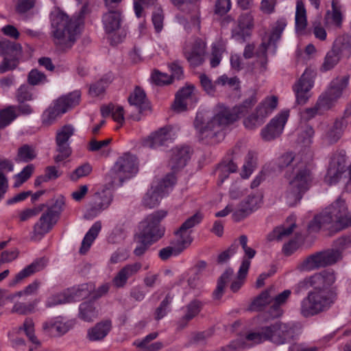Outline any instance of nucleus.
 <instances>
[{"mask_svg": "<svg viewBox=\"0 0 351 351\" xmlns=\"http://www.w3.org/2000/svg\"><path fill=\"white\" fill-rule=\"evenodd\" d=\"M335 280V271L326 269L305 278L295 285L294 291L296 294L310 287L313 288L301 302L300 311L303 317H312L330 308L337 298V293L335 288H329Z\"/></svg>", "mask_w": 351, "mask_h": 351, "instance_id": "obj_1", "label": "nucleus"}, {"mask_svg": "<svg viewBox=\"0 0 351 351\" xmlns=\"http://www.w3.org/2000/svg\"><path fill=\"white\" fill-rule=\"evenodd\" d=\"M256 102V93L253 91L241 104L232 109L221 108L206 123H205V121L208 118L206 114L204 112H197L194 121V126L199 131L202 139L217 138L219 140L224 136L223 128L245 116Z\"/></svg>", "mask_w": 351, "mask_h": 351, "instance_id": "obj_2", "label": "nucleus"}, {"mask_svg": "<svg viewBox=\"0 0 351 351\" xmlns=\"http://www.w3.org/2000/svg\"><path fill=\"white\" fill-rule=\"evenodd\" d=\"M51 21L54 44L64 51L71 49L80 34L81 16L69 18L58 10L51 13Z\"/></svg>", "mask_w": 351, "mask_h": 351, "instance_id": "obj_3", "label": "nucleus"}, {"mask_svg": "<svg viewBox=\"0 0 351 351\" xmlns=\"http://www.w3.org/2000/svg\"><path fill=\"white\" fill-rule=\"evenodd\" d=\"M336 225L341 229L351 226V210H348L344 199L338 198L309 224L308 228L318 231L322 227Z\"/></svg>", "mask_w": 351, "mask_h": 351, "instance_id": "obj_4", "label": "nucleus"}, {"mask_svg": "<svg viewBox=\"0 0 351 351\" xmlns=\"http://www.w3.org/2000/svg\"><path fill=\"white\" fill-rule=\"evenodd\" d=\"M293 337V330L289 324L276 322L249 332L245 336V340L252 344L269 341L276 345H282L289 342Z\"/></svg>", "mask_w": 351, "mask_h": 351, "instance_id": "obj_5", "label": "nucleus"}, {"mask_svg": "<svg viewBox=\"0 0 351 351\" xmlns=\"http://www.w3.org/2000/svg\"><path fill=\"white\" fill-rule=\"evenodd\" d=\"M291 294L289 289L276 295L274 287H270L262 291L251 302L249 309L252 311H264L267 306L270 305L267 313L271 318H277L283 313L282 306L285 305Z\"/></svg>", "mask_w": 351, "mask_h": 351, "instance_id": "obj_6", "label": "nucleus"}, {"mask_svg": "<svg viewBox=\"0 0 351 351\" xmlns=\"http://www.w3.org/2000/svg\"><path fill=\"white\" fill-rule=\"evenodd\" d=\"M138 171L137 158L129 153L120 156L106 176V180L112 186H120Z\"/></svg>", "mask_w": 351, "mask_h": 351, "instance_id": "obj_7", "label": "nucleus"}, {"mask_svg": "<svg viewBox=\"0 0 351 351\" xmlns=\"http://www.w3.org/2000/svg\"><path fill=\"white\" fill-rule=\"evenodd\" d=\"M166 215V211L158 210L147 216L139 225L141 239L152 244L162 238L165 233V228L160 225V221Z\"/></svg>", "mask_w": 351, "mask_h": 351, "instance_id": "obj_8", "label": "nucleus"}, {"mask_svg": "<svg viewBox=\"0 0 351 351\" xmlns=\"http://www.w3.org/2000/svg\"><path fill=\"white\" fill-rule=\"evenodd\" d=\"M296 178L289 179V185L282 196V201L288 206H295L308 189L311 175L305 171L298 173Z\"/></svg>", "mask_w": 351, "mask_h": 351, "instance_id": "obj_9", "label": "nucleus"}, {"mask_svg": "<svg viewBox=\"0 0 351 351\" xmlns=\"http://www.w3.org/2000/svg\"><path fill=\"white\" fill-rule=\"evenodd\" d=\"M341 258V252L328 249L308 256L300 263V268L302 270H313L333 265Z\"/></svg>", "mask_w": 351, "mask_h": 351, "instance_id": "obj_10", "label": "nucleus"}, {"mask_svg": "<svg viewBox=\"0 0 351 351\" xmlns=\"http://www.w3.org/2000/svg\"><path fill=\"white\" fill-rule=\"evenodd\" d=\"M202 215L199 213L194 214L188 218L178 229L175 231V237L171 241V245L175 246L178 252H183L192 243L191 228L199 224L202 220Z\"/></svg>", "mask_w": 351, "mask_h": 351, "instance_id": "obj_11", "label": "nucleus"}, {"mask_svg": "<svg viewBox=\"0 0 351 351\" xmlns=\"http://www.w3.org/2000/svg\"><path fill=\"white\" fill-rule=\"evenodd\" d=\"M176 182V176L170 173L156 185L152 186L143 198V206L149 208L157 206L162 197L168 192V189L173 186Z\"/></svg>", "mask_w": 351, "mask_h": 351, "instance_id": "obj_12", "label": "nucleus"}, {"mask_svg": "<svg viewBox=\"0 0 351 351\" xmlns=\"http://www.w3.org/2000/svg\"><path fill=\"white\" fill-rule=\"evenodd\" d=\"M64 203L62 201H56L51 206L47 207L39 219V221L34 226L35 234L44 235L47 233L59 219L62 210Z\"/></svg>", "mask_w": 351, "mask_h": 351, "instance_id": "obj_13", "label": "nucleus"}, {"mask_svg": "<svg viewBox=\"0 0 351 351\" xmlns=\"http://www.w3.org/2000/svg\"><path fill=\"white\" fill-rule=\"evenodd\" d=\"M75 129L71 125H65L56 132V143L58 155L54 157L56 163L63 161L70 156L72 150L69 140L74 134Z\"/></svg>", "mask_w": 351, "mask_h": 351, "instance_id": "obj_14", "label": "nucleus"}, {"mask_svg": "<svg viewBox=\"0 0 351 351\" xmlns=\"http://www.w3.org/2000/svg\"><path fill=\"white\" fill-rule=\"evenodd\" d=\"M277 166L280 170L285 171V176L288 180L296 178L298 173L303 170L311 175L305 165L293 152H286L281 155L278 158Z\"/></svg>", "mask_w": 351, "mask_h": 351, "instance_id": "obj_15", "label": "nucleus"}, {"mask_svg": "<svg viewBox=\"0 0 351 351\" xmlns=\"http://www.w3.org/2000/svg\"><path fill=\"white\" fill-rule=\"evenodd\" d=\"M346 155L345 152L335 153L331 158L325 182L333 184L339 182L346 172Z\"/></svg>", "mask_w": 351, "mask_h": 351, "instance_id": "obj_16", "label": "nucleus"}, {"mask_svg": "<svg viewBox=\"0 0 351 351\" xmlns=\"http://www.w3.org/2000/svg\"><path fill=\"white\" fill-rule=\"evenodd\" d=\"M34 112L31 106L10 105L0 110V129H3L20 116H28Z\"/></svg>", "mask_w": 351, "mask_h": 351, "instance_id": "obj_17", "label": "nucleus"}, {"mask_svg": "<svg viewBox=\"0 0 351 351\" xmlns=\"http://www.w3.org/2000/svg\"><path fill=\"white\" fill-rule=\"evenodd\" d=\"M289 114L284 112L272 119L262 130L261 135L263 140L269 141L279 136L287 121Z\"/></svg>", "mask_w": 351, "mask_h": 351, "instance_id": "obj_18", "label": "nucleus"}, {"mask_svg": "<svg viewBox=\"0 0 351 351\" xmlns=\"http://www.w3.org/2000/svg\"><path fill=\"white\" fill-rule=\"evenodd\" d=\"M313 72L306 69L295 85L293 89L298 104H304L308 99V92L313 86Z\"/></svg>", "mask_w": 351, "mask_h": 351, "instance_id": "obj_19", "label": "nucleus"}, {"mask_svg": "<svg viewBox=\"0 0 351 351\" xmlns=\"http://www.w3.org/2000/svg\"><path fill=\"white\" fill-rule=\"evenodd\" d=\"M261 202V200L258 196L248 195L240 202L238 208L233 213V220L239 222L246 218L259 208Z\"/></svg>", "mask_w": 351, "mask_h": 351, "instance_id": "obj_20", "label": "nucleus"}, {"mask_svg": "<svg viewBox=\"0 0 351 351\" xmlns=\"http://www.w3.org/2000/svg\"><path fill=\"white\" fill-rule=\"evenodd\" d=\"M172 127L165 126L161 128L143 141V146L152 149L167 145L172 138Z\"/></svg>", "mask_w": 351, "mask_h": 351, "instance_id": "obj_21", "label": "nucleus"}, {"mask_svg": "<svg viewBox=\"0 0 351 351\" xmlns=\"http://www.w3.org/2000/svg\"><path fill=\"white\" fill-rule=\"evenodd\" d=\"M195 86L189 84L181 88L176 95L173 104L174 110L180 112L187 108V106L192 105L196 100L193 93Z\"/></svg>", "mask_w": 351, "mask_h": 351, "instance_id": "obj_22", "label": "nucleus"}, {"mask_svg": "<svg viewBox=\"0 0 351 351\" xmlns=\"http://www.w3.org/2000/svg\"><path fill=\"white\" fill-rule=\"evenodd\" d=\"M191 149L189 146L176 147L172 149L169 166L174 171L183 168L190 158Z\"/></svg>", "mask_w": 351, "mask_h": 351, "instance_id": "obj_23", "label": "nucleus"}, {"mask_svg": "<svg viewBox=\"0 0 351 351\" xmlns=\"http://www.w3.org/2000/svg\"><path fill=\"white\" fill-rule=\"evenodd\" d=\"M206 53V44L201 39H197L191 51L184 50L183 53L190 65L196 67L201 65L204 61Z\"/></svg>", "mask_w": 351, "mask_h": 351, "instance_id": "obj_24", "label": "nucleus"}, {"mask_svg": "<svg viewBox=\"0 0 351 351\" xmlns=\"http://www.w3.org/2000/svg\"><path fill=\"white\" fill-rule=\"evenodd\" d=\"M141 267L142 264L139 262L125 265L114 277L112 280L114 285L117 288L123 287L126 285L128 280L136 275Z\"/></svg>", "mask_w": 351, "mask_h": 351, "instance_id": "obj_25", "label": "nucleus"}, {"mask_svg": "<svg viewBox=\"0 0 351 351\" xmlns=\"http://www.w3.org/2000/svg\"><path fill=\"white\" fill-rule=\"evenodd\" d=\"M121 21V11L119 9H108L102 16L104 29L107 34L115 33L119 30Z\"/></svg>", "mask_w": 351, "mask_h": 351, "instance_id": "obj_26", "label": "nucleus"}, {"mask_svg": "<svg viewBox=\"0 0 351 351\" xmlns=\"http://www.w3.org/2000/svg\"><path fill=\"white\" fill-rule=\"evenodd\" d=\"M47 263V259L43 257L35 260L15 276L10 282V285H15L34 273L43 270L46 267Z\"/></svg>", "mask_w": 351, "mask_h": 351, "instance_id": "obj_27", "label": "nucleus"}, {"mask_svg": "<svg viewBox=\"0 0 351 351\" xmlns=\"http://www.w3.org/2000/svg\"><path fill=\"white\" fill-rule=\"evenodd\" d=\"M112 329V322L106 319L97 323L87 330V339L90 341L103 340Z\"/></svg>", "mask_w": 351, "mask_h": 351, "instance_id": "obj_28", "label": "nucleus"}, {"mask_svg": "<svg viewBox=\"0 0 351 351\" xmlns=\"http://www.w3.org/2000/svg\"><path fill=\"white\" fill-rule=\"evenodd\" d=\"M202 307V302L198 300H193L186 304L184 308V314L178 324L179 328H184L188 325V323L200 313Z\"/></svg>", "mask_w": 351, "mask_h": 351, "instance_id": "obj_29", "label": "nucleus"}, {"mask_svg": "<svg viewBox=\"0 0 351 351\" xmlns=\"http://www.w3.org/2000/svg\"><path fill=\"white\" fill-rule=\"evenodd\" d=\"M130 105L135 106L140 113L150 110V106L146 98L145 93L140 87L136 86L128 97Z\"/></svg>", "mask_w": 351, "mask_h": 351, "instance_id": "obj_30", "label": "nucleus"}, {"mask_svg": "<svg viewBox=\"0 0 351 351\" xmlns=\"http://www.w3.org/2000/svg\"><path fill=\"white\" fill-rule=\"evenodd\" d=\"M277 104V97L271 96L270 97H267L257 106L254 113L258 117L259 123H264L265 118L276 108Z\"/></svg>", "mask_w": 351, "mask_h": 351, "instance_id": "obj_31", "label": "nucleus"}, {"mask_svg": "<svg viewBox=\"0 0 351 351\" xmlns=\"http://www.w3.org/2000/svg\"><path fill=\"white\" fill-rule=\"evenodd\" d=\"M88 287V285L83 284L77 290L73 291L67 290L56 295L59 299V303H61V304L69 303L74 301L75 298L76 297L86 298L88 296L90 292Z\"/></svg>", "mask_w": 351, "mask_h": 351, "instance_id": "obj_32", "label": "nucleus"}, {"mask_svg": "<svg viewBox=\"0 0 351 351\" xmlns=\"http://www.w3.org/2000/svg\"><path fill=\"white\" fill-rule=\"evenodd\" d=\"M101 229L100 221H96L86 234L80 248V253L85 254Z\"/></svg>", "mask_w": 351, "mask_h": 351, "instance_id": "obj_33", "label": "nucleus"}, {"mask_svg": "<svg viewBox=\"0 0 351 351\" xmlns=\"http://www.w3.org/2000/svg\"><path fill=\"white\" fill-rule=\"evenodd\" d=\"M232 158L228 162L223 161L219 164L216 169V173L218 175V184H221L224 180L229 176L230 173H234L237 170V165L233 161Z\"/></svg>", "mask_w": 351, "mask_h": 351, "instance_id": "obj_34", "label": "nucleus"}, {"mask_svg": "<svg viewBox=\"0 0 351 351\" xmlns=\"http://www.w3.org/2000/svg\"><path fill=\"white\" fill-rule=\"evenodd\" d=\"M80 97L81 94L79 91H74L58 98L56 101L65 113L69 109L79 104Z\"/></svg>", "mask_w": 351, "mask_h": 351, "instance_id": "obj_35", "label": "nucleus"}, {"mask_svg": "<svg viewBox=\"0 0 351 351\" xmlns=\"http://www.w3.org/2000/svg\"><path fill=\"white\" fill-rule=\"evenodd\" d=\"M14 97L18 103L16 106H30L26 102L34 99L32 88L28 84H22L16 89Z\"/></svg>", "mask_w": 351, "mask_h": 351, "instance_id": "obj_36", "label": "nucleus"}, {"mask_svg": "<svg viewBox=\"0 0 351 351\" xmlns=\"http://www.w3.org/2000/svg\"><path fill=\"white\" fill-rule=\"evenodd\" d=\"M98 315L97 310L93 302H85L80 305L79 317L85 322H92Z\"/></svg>", "mask_w": 351, "mask_h": 351, "instance_id": "obj_37", "label": "nucleus"}, {"mask_svg": "<svg viewBox=\"0 0 351 351\" xmlns=\"http://www.w3.org/2000/svg\"><path fill=\"white\" fill-rule=\"evenodd\" d=\"M64 110L58 105L56 101L53 106L47 108L42 114V123L43 125L49 126L54 123L58 116L64 114Z\"/></svg>", "mask_w": 351, "mask_h": 351, "instance_id": "obj_38", "label": "nucleus"}, {"mask_svg": "<svg viewBox=\"0 0 351 351\" xmlns=\"http://www.w3.org/2000/svg\"><path fill=\"white\" fill-rule=\"evenodd\" d=\"M342 132L343 122L341 120L337 119L329 126L325 134V139L329 144L335 143L341 138Z\"/></svg>", "mask_w": 351, "mask_h": 351, "instance_id": "obj_39", "label": "nucleus"}, {"mask_svg": "<svg viewBox=\"0 0 351 351\" xmlns=\"http://www.w3.org/2000/svg\"><path fill=\"white\" fill-rule=\"evenodd\" d=\"M332 47L341 56L351 55V36L343 35L337 38Z\"/></svg>", "mask_w": 351, "mask_h": 351, "instance_id": "obj_40", "label": "nucleus"}, {"mask_svg": "<svg viewBox=\"0 0 351 351\" xmlns=\"http://www.w3.org/2000/svg\"><path fill=\"white\" fill-rule=\"evenodd\" d=\"M332 10H328L325 15L326 21L330 19L332 23L338 28L341 27L343 16L341 12V6L337 0L332 1Z\"/></svg>", "mask_w": 351, "mask_h": 351, "instance_id": "obj_41", "label": "nucleus"}, {"mask_svg": "<svg viewBox=\"0 0 351 351\" xmlns=\"http://www.w3.org/2000/svg\"><path fill=\"white\" fill-rule=\"evenodd\" d=\"M341 55L333 47L328 51L324 58L321 70L327 71L332 69L340 61Z\"/></svg>", "mask_w": 351, "mask_h": 351, "instance_id": "obj_42", "label": "nucleus"}, {"mask_svg": "<svg viewBox=\"0 0 351 351\" xmlns=\"http://www.w3.org/2000/svg\"><path fill=\"white\" fill-rule=\"evenodd\" d=\"M19 330H23L29 338V341L34 345V347H30L29 351H33L34 348H37L40 346L39 340L34 335V324L32 319L27 318L22 326Z\"/></svg>", "mask_w": 351, "mask_h": 351, "instance_id": "obj_43", "label": "nucleus"}, {"mask_svg": "<svg viewBox=\"0 0 351 351\" xmlns=\"http://www.w3.org/2000/svg\"><path fill=\"white\" fill-rule=\"evenodd\" d=\"M307 25L306 12L304 5L302 0H298L296 2L295 12V28L296 30H304Z\"/></svg>", "mask_w": 351, "mask_h": 351, "instance_id": "obj_44", "label": "nucleus"}, {"mask_svg": "<svg viewBox=\"0 0 351 351\" xmlns=\"http://www.w3.org/2000/svg\"><path fill=\"white\" fill-rule=\"evenodd\" d=\"M250 265V261L247 258H244L238 272V280L233 281L230 285V289L233 292H237L241 287L243 283V279L247 274Z\"/></svg>", "mask_w": 351, "mask_h": 351, "instance_id": "obj_45", "label": "nucleus"}, {"mask_svg": "<svg viewBox=\"0 0 351 351\" xmlns=\"http://www.w3.org/2000/svg\"><path fill=\"white\" fill-rule=\"evenodd\" d=\"M36 152L34 147L25 144L19 148L15 160L28 162L36 158Z\"/></svg>", "mask_w": 351, "mask_h": 351, "instance_id": "obj_46", "label": "nucleus"}, {"mask_svg": "<svg viewBox=\"0 0 351 351\" xmlns=\"http://www.w3.org/2000/svg\"><path fill=\"white\" fill-rule=\"evenodd\" d=\"M287 26V21L285 19H278L273 25L271 32L269 38L268 43H266L267 47L271 44H275L280 40L281 34Z\"/></svg>", "mask_w": 351, "mask_h": 351, "instance_id": "obj_47", "label": "nucleus"}, {"mask_svg": "<svg viewBox=\"0 0 351 351\" xmlns=\"http://www.w3.org/2000/svg\"><path fill=\"white\" fill-rule=\"evenodd\" d=\"M14 52L17 54L22 53L21 45L19 43L12 42L8 39L0 40V55H10Z\"/></svg>", "mask_w": 351, "mask_h": 351, "instance_id": "obj_48", "label": "nucleus"}, {"mask_svg": "<svg viewBox=\"0 0 351 351\" xmlns=\"http://www.w3.org/2000/svg\"><path fill=\"white\" fill-rule=\"evenodd\" d=\"M339 98L334 93L327 90L317 100L318 106L323 110H328L333 106L336 101Z\"/></svg>", "mask_w": 351, "mask_h": 351, "instance_id": "obj_49", "label": "nucleus"}, {"mask_svg": "<svg viewBox=\"0 0 351 351\" xmlns=\"http://www.w3.org/2000/svg\"><path fill=\"white\" fill-rule=\"evenodd\" d=\"M349 81V76L346 75L343 77H337L334 79L328 90L337 95L338 97H341L343 90L347 87Z\"/></svg>", "mask_w": 351, "mask_h": 351, "instance_id": "obj_50", "label": "nucleus"}, {"mask_svg": "<svg viewBox=\"0 0 351 351\" xmlns=\"http://www.w3.org/2000/svg\"><path fill=\"white\" fill-rule=\"evenodd\" d=\"M112 201V195L110 192L101 191L95 193L92 197L93 202L96 206L101 207L103 209L107 208Z\"/></svg>", "mask_w": 351, "mask_h": 351, "instance_id": "obj_51", "label": "nucleus"}, {"mask_svg": "<svg viewBox=\"0 0 351 351\" xmlns=\"http://www.w3.org/2000/svg\"><path fill=\"white\" fill-rule=\"evenodd\" d=\"M12 58H9L5 57L3 61L0 64V73H4L8 71H12L15 69L19 63V58L21 54H17L16 52H14L10 54Z\"/></svg>", "mask_w": 351, "mask_h": 351, "instance_id": "obj_52", "label": "nucleus"}, {"mask_svg": "<svg viewBox=\"0 0 351 351\" xmlns=\"http://www.w3.org/2000/svg\"><path fill=\"white\" fill-rule=\"evenodd\" d=\"M295 227L296 225L295 223H292L288 227H276L274 230L272 234L269 235V239L272 240L274 239H276L278 241H280L282 239L289 236L293 232Z\"/></svg>", "mask_w": 351, "mask_h": 351, "instance_id": "obj_53", "label": "nucleus"}, {"mask_svg": "<svg viewBox=\"0 0 351 351\" xmlns=\"http://www.w3.org/2000/svg\"><path fill=\"white\" fill-rule=\"evenodd\" d=\"M43 328L45 330H49L51 334L55 335L61 336L69 330V326L65 323L56 322L52 323H45L43 324Z\"/></svg>", "mask_w": 351, "mask_h": 351, "instance_id": "obj_54", "label": "nucleus"}, {"mask_svg": "<svg viewBox=\"0 0 351 351\" xmlns=\"http://www.w3.org/2000/svg\"><path fill=\"white\" fill-rule=\"evenodd\" d=\"M164 19L165 14L162 9L160 7L156 8L152 13V21L157 33L160 32L163 28Z\"/></svg>", "mask_w": 351, "mask_h": 351, "instance_id": "obj_55", "label": "nucleus"}, {"mask_svg": "<svg viewBox=\"0 0 351 351\" xmlns=\"http://www.w3.org/2000/svg\"><path fill=\"white\" fill-rule=\"evenodd\" d=\"M267 47V45H266V43L265 42L262 43L259 47V52H258V54L260 53L261 55H258L259 56V59L256 60V64L259 66L260 73H264L267 69L268 60L266 56Z\"/></svg>", "mask_w": 351, "mask_h": 351, "instance_id": "obj_56", "label": "nucleus"}, {"mask_svg": "<svg viewBox=\"0 0 351 351\" xmlns=\"http://www.w3.org/2000/svg\"><path fill=\"white\" fill-rule=\"evenodd\" d=\"M171 300L172 298L169 294H167L165 298L161 302L159 306L156 309L155 319L156 320H160L166 315L167 308L171 304Z\"/></svg>", "mask_w": 351, "mask_h": 351, "instance_id": "obj_57", "label": "nucleus"}, {"mask_svg": "<svg viewBox=\"0 0 351 351\" xmlns=\"http://www.w3.org/2000/svg\"><path fill=\"white\" fill-rule=\"evenodd\" d=\"M45 81L46 75L37 69H32L28 74L27 82L30 85H38Z\"/></svg>", "mask_w": 351, "mask_h": 351, "instance_id": "obj_58", "label": "nucleus"}, {"mask_svg": "<svg viewBox=\"0 0 351 351\" xmlns=\"http://www.w3.org/2000/svg\"><path fill=\"white\" fill-rule=\"evenodd\" d=\"M36 304V301H34V302L29 304L16 303L14 305L12 311L13 313H16L20 315H26L27 313L33 312Z\"/></svg>", "mask_w": 351, "mask_h": 351, "instance_id": "obj_59", "label": "nucleus"}, {"mask_svg": "<svg viewBox=\"0 0 351 351\" xmlns=\"http://www.w3.org/2000/svg\"><path fill=\"white\" fill-rule=\"evenodd\" d=\"M108 82L106 80L101 79L99 81L97 82L95 84L90 86L89 89V93L90 95L93 97L99 96L102 94L105 90L106 86H108Z\"/></svg>", "mask_w": 351, "mask_h": 351, "instance_id": "obj_60", "label": "nucleus"}, {"mask_svg": "<svg viewBox=\"0 0 351 351\" xmlns=\"http://www.w3.org/2000/svg\"><path fill=\"white\" fill-rule=\"evenodd\" d=\"M92 171V167L88 163H84L77 167L71 175L72 180H77L80 178L88 176Z\"/></svg>", "mask_w": 351, "mask_h": 351, "instance_id": "obj_61", "label": "nucleus"}, {"mask_svg": "<svg viewBox=\"0 0 351 351\" xmlns=\"http://www.w3.org/2000/svg\"><path fill=\"white\" fill-rule=\"evenodd\" d=\"M36 0H19L16 5V12L23 14L32 10L36 5Z\"/></svg>", "mask_w": 351, "mask_h": 351, "instance_id": "obj_62", "label": "nucleus"}, {"mask_svg": "<svg viewBox=\"0 0 351 351\" xmlns=\"http://www.w3.org/2000/svg\"><path fill=\"white\" fill-rule=\"evenodd\" d=\"M201 86L204 91L208 95H213L215 93V86L212 80L206 75H199Z\"/></svg>", "mask_w": 351, "mask_h": 351, "instance_id": "obj_63", "label": "nucleus"}, {"mask_svg": "<svg viewBox=\"0 0 351 351\" xmlns=\"http://www.w3.org/2000/svg\"><path fill=\"white\" fill-rule=\"evenodd\" d=\"M230 0H217L215 5V12L218 15L223 16L230 10Z\"/></svg>", "mask_w": 351, "mask_h": 351, "instance_id": "obj_64", "label": "nucleus"}]
</instances>
